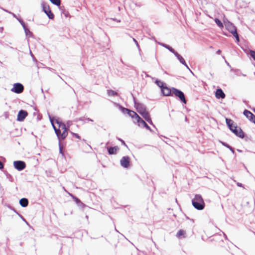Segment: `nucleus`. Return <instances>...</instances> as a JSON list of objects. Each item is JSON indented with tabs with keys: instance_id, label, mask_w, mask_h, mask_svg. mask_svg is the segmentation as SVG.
<instances>
[{
	"instance_id": "nucleus-1",
	"label": "nucleus",
	"mask_w": 255,
	"mask_h": 255,
	"mask_svg": "<svg viewBox=\"0 0 255 255\" xmlns=\"http://www.w3.org/2000/svg\"><path fill=\"white\" fill-rule=\"evenodd\" d=\"M51 124L59 141L64 140L68 135V129L65 124L58 120L55 122L56 125L52 121H51Z\"/></svg>"
},
{
	"instance_id": "nucleus-2",
	"label": "nucleus",
	"mask_w": 255,
	"mask_h": 255,
	"mask_svg": "<svg viewBox=\"0 0 255 255\" xmlns=\"http://www.w3.org/2000/svg\"><path fill=\"white\" fill-rule=\"evenodd\" d=\"M226 122L230 129L232 130L237 136L242 138L244 137V132L241 128L234 125V122L232 120L226 118Z\"/></svg>"
},
{
	"instance_id": "nucleus-3",
	"label": "nucleus",
	"mask_w": 255,
	"mask_h": 255,
	"mask_svg": "<svg viewBox=\"0 0 255 255\" xmlns=\"http://www.w3.org/2000/svg\"><path fill=\"white\" fill-rule=\"evenodd\" d=\"M193 206L197 209L203 210L205 207L204 200L200 195H196L192 200Z\"/></svg>"
},
{
	"instance_id": "nucleus-4",
	"label": "nucleus",
	"mask_w": 255,
	"mask_h": 255,
	"mask_svg": "<svg viewBox=\"0 0 255 255\" xmlns=\"http://www.w3.org/2000/svg\"><path fill=\"white\" fill-rule=\"evenodd\" d=\"M137 111L142 116V117L149 123L151 124L152 121L149 113L146 110L144 107L141 105H138L136 107Z\"/></svg>"
},
{
	"instance_id": "nucleus-5",
	"label": "nucleus",
	"mask_w": 255,
	"mask_h": 255,
	"mask_svg": "<svg viewBox=\"0 0 255 255\" xmlns=\"http://www.w3.org/2000/svg\"><path fill=\"white\" fill-rule=\"evenodd\" d=\"M227 29L236 37L237 41H239V37L237 32L236 27L231 23L228 22L225 24Z\"/></svg>"
},
{
	"instance_id": "nucleus-6",
	"label": "nucleus",
	"mask_w": 255,
	"mask_h": 255,
	"mask_svg": "<svg viewBox=\"0 0 255 255\" xmlns=\"http://www.w3.org/2000/svg\"><path fill=\"white\" fill-rule=\"evenodd\" d=\"M172 91L173 94H174L175 96L178 97L182 102H183L184 104L186 103L185 95L182 91L176 88H172Z\"/></svg>"
},
{
	"instance_id": "nucleus-7",
	"label": "nucleus",
	"mask_w": 255,
	"mask_h": 255,
	"mask_svg": "<svg viewBox=\"0 0 255 255\" xmlns=\"http://www.w3.org/2000/svg\"><path fill=\"white\" fill-rule=\"evenodd\" d=\"M23 86L21 84L17 83L13 84V87L11 89V91L14 93L20 94L23 91Z\"/></svg>"
},
{
	"instance_id": "nucleus-8",
	"label": "nucleus",
	"mask_w": 255,
	"mask_h": 255,
	"mask_svg": "<svg viewBox=\"0 0 255 255\" xmlns=\"http://www.w3.org/2000/svg\"><path fill=\"white\" fill-rule=\"evenodd\" d=\"M43 10L46 14L48 17L51 19H53L54 17V14L52 12L50 6L46 4H43Z\"/></svg>"
},
{
	"instance_id": "nucleus-9",
	"label": "nucleus",
	"mask_w": 255,
	"mask_h": 255,
	"mask_svg": "<svg viewBox=\"0 0 255 255\" xmlns=\"http://www.w3.org/2000/svg\"><path fill=\"white\" fill-rule=\"evenodd\" d=\"M13 166L15 169L21 171L26 167V164L23 161L18 160L13 162Z\"/></svg>"
},
{
	"instance_id": "nucleus-10",
	"label": "nucleus",
	"mask_w": 255,
	"mask_h": 255,
	"mask_svg": "<svg viewBox=\"0 0 255 255\" xmlns=\"http://www.w3.org/2000/svg\"><path fill=\"white\" fill-rule=\"evenodd\" d=\"M130 159L128 156H124L120 160L121 165L124 167L128 168L130 166Z\"/></svg>"
},
{
	"instance_id": "nucleus-11",
	"label": "nucleus",
	"mask_w": 255,
	"mask_h": 255,
	"mask_svg": "<svg viewBox=\"0 0 255 255\" xmlns=\"http://www.w3.org/2000/svg\"><path fill=\"white\" fill-rule=\"evenodd\" d=\"M123 112L124 113H127L131 118L135 119L136 121L137 120V117H139L135 112L127 108H123Z\"/></svg>"
},
{
	"instance_id": "nucleus-12",
	"label": "nucleus",
	"mask_w": 255,
	"mask_h": 255,
	"mask_svg": "<svg viewBox=\"0 0 255 255\" xmlns=\"http://www.w3.org/2000/svg\"><path fill=\"white\" fill-rule=\"evenodd\" d=\"M28 113L24 110H20L19 111L17 120L18 121H22L27 116Z\"/></svg>"
},
{
	"instance_id": "nucleus-13",
	"label": "nucleus",
	"mask_w": 255,
	"mask_h": 255,
	"mask_svg": "<svg viewBox=\"0 0 255 255\" xmlns=\"http://www.w3.org/2000/svg\"><path fill=\"white\" fill-rule=\"evenodd\" d=\"M136 122L139 126H142L147 129H149V127L140 117H137V120L136 121Z\"/></svg>"
},
{
	"instance_id": "nucleus-14",
	"label": "nucleus",
	"mask_w": 255,
	"mask_h": 255,
	"mask_svg": "<svg viewBox=\"0 0 255 255\" xmlns=\"http://www.w3.org/2000/svg\"><path fill=\"white\" fill-rule=\"evenodd\" d=\"M215 96L217 99H224L225 94L221 89H218L215 92Z\"/></svg>"
},
{
	"instance_id": "nucleus-15",
	"label": "nucleus",
	"mask_w": 255,
	"mask_h": 255,
	"mask_svg": "<svg viewBox=\"0 0 255 255\" xmlns=\"http://www.w3.org/2000/svg\"><path fill=\"white\" fill-rule=\"evenodd\" d=\"M108 151L109 154H116L119 150V147L118 146L114 147H108Z\"/></svg>"
},
{
	"instance_id": "nucleus-16",
	"label": "nucleus",
	"mask_w": 255,
	"mask_h": 255,
	"mask_svg": "<svg viewBox=\"0 0 255 255\" xmlns=\"http://www.w3.org/2000/svg\"><path fill=\"white\" fill-rule=\"evenodd\" d=\"M161 91L164 96H169L171 94V90L167 87L164 86L162 89Z\"/></svg>"
},
{
	"instance_id": "nucleus-17",
	"label": "nucleus",
	"mask_w": 255,
	"mask_h": 255,
	"mask_svg": "<svg viewBox=\"0 0 255 255\" xmlns=\"http://www.w3.org/2000/svg\"><path fill=\"white\" fill-rule=\"evenodd\" d=\"M186 232L185 230H180L176 234V237L178 239L184 238L186 237Z\"/></svg>"
},
{
	"instance_id": "nucleus-18",
	"label": "nucleus",
	"mask_w": 255,
	"mask_h": 255,
	"mask_svg": "<svg viewBox=\"0 0 255 255\" xmlns=\"http://www.w3.org/2000/svg\"><path fill=\"white\" fill-rule=\"evenodd\" d=\"M244 114L250 121L252 120L253 117L255 116L252 113L247 110L244 111Z\"/></svg>"
},
{
	"instance_id": "nucleus-19",
	"label": "nucleus",
	"mask_w": 255,
	"mask_h": 255,
	"mask_svg": "<svg viewBox=\"0 0 255 255\" xmlns=\"http://www.w3.org/2000/svg\"><path fill=\"white\" fill-rule=\"evenodd\" d=\"M19 203L22 207H25L28 204V201L26 198H22L20 200Z\"/></svg>"
},
{
	"instance_id": "nucleus-20",
	"label": "nucleus",
	"mask_w": 255,
	"mask_h": 255,
	"mask_svg": "<svg viewBox=\"0 0 255 255\" xmlns=\"http://www.w3.org/2000/svg\"><path fill=\"white\" fill-rule=\"evenodd\" d=\"M175 54L176 56V57H177V58L178 59V60L180 61V62L181 63H182L183 64H184V65H185L186 67H187V65L186 63V62H185L184 59L177 53H175Z\"/></svg>"
},
{
	"instance_id": "nucleus-21",
	"label": "nucleus",
	"mask_w": 255,
	"mask_h": 255,
	"mask_svg": "<svg viewBox=\"0 0 255 255\" xmlns=\"http://www.w3.org/2000/svg\"><path fill=\"white\" fill-rule=\"evenodd\" d=\"M108 94L110 96H115L118 95V93L112 90H108Z\"/></svg>"
},
{
	"instance_id": "nucleus-22",
	"label": "nucleus",
	"mask_w": 255,
	"mask_h": 255,
	"mask_svg": "<svg viewBox=\"0 0 255 255\" xmlns=\"http://www.w3.org/2000/svg\"><path fill=\"white\" fill-rule=\"evenodd\" d=\"M215 21L219 27H220L221 28L223 27V24L222 22L219 19L215 18Z\"/></svg>"
},
{
	"instance_id": "nucleus-23",
	"label": "nucleus",
	"mask_w": 255,
	"mask_h": 255,
	"mask_svg": "<svg viewBox=\"0 0 255 255\" xmlns=\"http://www.w3.org/2000/svg\"><path fill=\"white\" fill-rule=\"evenodd\" d=\"M54 4L59 6L61 4L60 0H49Z\"/></svg>"
},
{
	"instance_id": "nucleus-24",
	"label": "nucleus",
	"mask_w": 255,
	"mask_h": 255,
	"mask_svg": "<svg viewBox=\"0 0 255 255\" xmlns=\"http://www.w3.org/2000/svg\"><path fill=\"white\" fill-rule=\"evenodd\" d=\"M156 83L157 85L161 88V89L164 86V83L162 81H156Z\"/></svg>"
},
{
	"instance_id": "nucleus-25",
	"label": "nucleus",
	"mask_w": 255,
	"mask_h": 255,
	"mask_svg": "<svg viewBox=\"0 0 255 255\" xmlns=\"http://www.w3.org/2000/svg\"><path fill=\"white\" fill-rule=\"evenodd\" d=\"M250 55L251 57L255 60V51L251 50L250 51Z\"/></svg>"
},
{
	"instance_id": "nucleus-26",
	"label": "nucleus",
	"mask_w": 255,
	"mask_h": 255,
	"mask_svg": "<svg viewBox=\"0 0 255 255\" xmlns=\"http://www.w3.org/2000/svg\"><path fill=\"white\" fill-rule=\"evenodd\" d=\"M73 136L75 137L76 138H78V139H80L81 137L80 136L74 132H71Z\"/></svg>"
},
{
	"instance_id": "nucleus-27",
	"label": "nucleus",
	"mask_w": 255,
	"mask_h": 255,
	"mask_svg": "<svg viewBox=\"0 0 255 255\" xmlns=\"http://www.w3.org/2000/svg\"><path fill=\"white\" fill-rule=\"evenodd\" d=\"M3 168V163L0 161V169H1Z\"/></svg>"
},
{
	"instance_id": "nucleus-28",
	"label": "nucleus",
	"mask_w": 255,
	"mask_h": 255,
	"mask_svg": "<svg viewBox=\"0 0 255 255\" xmlns=\"http://www.w3.org/2000/svg\"><path fill=\"white\" fill-rule=\"evenodd\" d=\"M59 148L60 153H62V147L61 146L60 143H59Z\"/></svg>"
},
{
	"instance_id": "nucleus-29",
	"label": "nucleus",
	"mask_w": 255,
	"mask_h": 255,
	"mask_svg": "<svg viewBox=\"0 0 255 255\" xmlns=\"http://www.w3.org/2000/svg\"><path fill=\"white\" fill-rule=\"evenodd\" d=\"M251 121L254 122L255 124V116L253 117L252 120H251Z\"/></svg>"
},
{
	"instance_id": "nucleus-30",
	"label": "nucleus",
	"mask_w": 255,
	"mask_h": 255,
	"mask_svg": "<svg viewBox=\"0 0 255 255\" xmlns=\"http://www.w3.org/2000/svg\"><path fill=\"white\" fill-rule=\"evenodd\" d=\"M221 50H217V53L218 54H221Z\"/></svg>"
},
{
	"instance_id": "nucleus-31",
	"label": "nucleus",
	"mask_w": 255,
	"mask_h": 255,
	"mask_svg": "<svg viewBox=\"0 0 255 255\" xmlns=\"http://www.w3.org/2000/svg\"><path fill=\"white\" fill-rule=\"evenodd\" d=\"M133 41L136 43V45H138V42L136 40V39H135L134 38H133Z\"/></svg>"
},
{
	"instance_id": "nucleus-32",
	"label": "nucleus",
	"mask_w": 255,
	"mask_h": 255,
	"mask_svg": "<svg viewBox=\"0 0 255 255\" xmlns=\"http://www.w3.org/2000/svg\"><path fill=\"white\" fill-rule=\"evenodd\" d=\"M170 49V50L171 51L173 52V50H172V49L171 48V49Z\"/></svg>"
},
{
	"instance_id": "nucleus-33",
	"label": "nucleus",
	"mask_w": 255,
	"mask_h": 255,
	"mask_svg": "<svg viewBox=\"0 0 255 255\" xmlns=\"http://www.w3.org/2000/svg\"><path fill=\"white\" fill-rule=\"evenodd\" d=\"M122 142H123V143H124V145H126V143H125V142L123 140L122 141Z\"/></svg>"
},
{
	"instance_id": "nucleus-34",
	"label": "nucleus",
	"mask_w": 255,
	"mask_h": 255,
	"mask_svg": "<svg viewBox=\"0 0 255 255\" xmlns=\"http://www.w3.org/2000/svg\"><path fill=\"white\" fill-rule=\"evenodd\" d=\"M238 186H241V185H240V184H239V183H238Z\"/></svg>"
},
{
	"instance_id": "nucleus-35",
	"label": "nucleus",
	"mask_w": 255,
	"mask_h": 255,
	"mask_svg": "<svg viewBox=\"0 0 255 255\" xmlns=\"http://www.w3.org/2000/svg\"><path fill=\"white\" fill-rule=\"evenodd\" d=\"M238 186H241V185H240V184H239V183H238Z\"/></svg>"
},
{
	"instance_id": "nucleus-36",
	"label": "nucleus",
	"mask_w": 255,
	"mask_h": 255,
	"mask_svg": "<svg viewBox=\"0 0 255 255\" xmlns=\"http://www.w3.org/2000/svg\"><path fill=\"white\" fill-rule=\"evenodd\" d=\"M254 112L255 113V109L254 110Z\"/></svg>"
}]
</instances>
